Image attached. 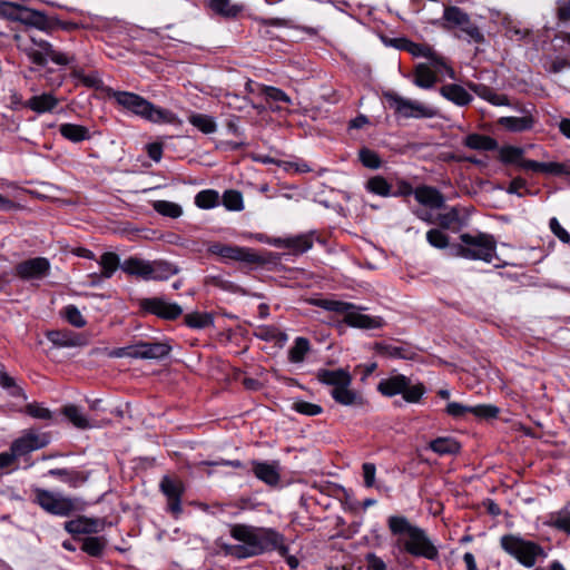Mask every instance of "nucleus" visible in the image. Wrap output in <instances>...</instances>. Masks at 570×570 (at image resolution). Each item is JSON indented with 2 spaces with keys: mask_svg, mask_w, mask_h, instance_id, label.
Here are the masks:
<instances>
[{
  "mask_svg": "<svg viewBox=\"0 0 570 570\" xmlns=\"http://www.w3.org/2000/svg\"><path fill=\"white\" fill-rule=\"evenodd\" d=\"M206 6L216 14L225 19H236L244 11L242 3H232L230 0H206Z\"/></svg>",
  "mask_w": 570,
  "mask_h": 570,
  "instance_id": "obj_26",
  "label": "nucleus"
},
{
  "mask_svg": "<svg viewBox=\"0 0 570 570\" xmlns=\"http://www.w3.org/2000/svg\"><path fill=\"white\" fill-rule=\"evenodd\" d=\"M524 149L517 146L505 145L499 149V160L504 165H515L525 170L523 165L529 159L523 158Z\"/></svg>",
  "mask_w": 570,
  "mask_h": 570,
  "instance_id": "obj_33",
  "label": "nucleus"
},
{
  "mask_svg": "<svg viewBox=\"0 0 570 570\" xmlns=\"http://www.w3.org/2000/svg\"><path fill=\"white\" fill-rule=\"evenodd\" d=\"M48 442L47 435L35 433H26L18 438L12 442L9 452L2 453V470L11 466L19 458L45 448Z\"/></svg>",
  "mask_w": 570,
  "mask_h": 570,
  "instance_id": "obj_12",
  "label": "nucleus"
},
{
  "mask_svg": "<svg viewBox=\"0 0 570 570\" xmlns=\"http://www.w3.org/2000/svg\"><path fill=\"white\" fill-rule=\"evenodd\" d=\"M307 302L326 311L344 314V322L352 327L374 330L385 325L383 317L370 316L357 311H352L354 306L347 302L335 298H309Z\"/></svg>",
  "mask_w": 570,
  "mask_h": 570,
  "instance_id": "obj_7",
  "label": "nucleus"
},
{
  "mask_svg": "<svg viewBox=\"0 0 570 570\" xmlns=\"http://www.w3.org/2000/svg\"><path fill=\"white\" fill-rule=\"evenodd\" d=\"M14 38L18 48L27 55L32 63L45 67L51 61L58 66H70L71 78L81 82L86 77L83 69L73 65L76 60L73 55L56 50L48 40L37 35H29L28 39L16 35Z\"/></svg>",
  "mask_w": 570,
  "mask_h": 570,
  "instance_id": "obj_1",
  "label": "nucleus"
},
{
  "mask_svg": "<svg viewBox=\"0 0 570 570\" xmlns=\"http://www.w3.org/2000/svg\"><path fill=\"white\" fill-rule=\"evenodd\" d=\"M121 271L142 281H150V261L137 256H130L121 264Z\"/></svg>",
  "mask_w": 570,
  "mask_h": 570,
  "instance_id": "obj_23",
  "label": "nucleus"
},
{
  "mask_svg": "<svg viewBox=\"0 0 570 570\" xmlns=\"http://www.w3.org/2000/svg\"><path fill=\"white\" fill-rule=\"evenodd\" d=\"M153 208L161 216L170 218H178L183 214V208L180 205L168 200H156L153 204Z\"/></svg>",
  "mask_w": 570,
  "mask_h": 570,
  "instance_id": "obj_55",
  "label": "nucleus"
},
{
  "mask_svg": "<svg viewBox=\"0 0 570 570\" xmlns=\"http://www.w3.org/2000/svg\"><path fill=\"white\" fill-rule=\"evenodd\" d=\"M222 203L228 210L240 212L244 209V200L240 191L227 189L222 196Z\"/></svg>",
  "mask_w": 570,
  "mask_h": 570,
  "instance_id": "obj_54",
  "label": "nucleus"
},
{
  "mask_svg": "<svg viewBox=\"0 0 570 570\" xmlns=\"http://www.w3.org/2000/svg\"><path fill=\"white\" fill-rule=\"evenodd\" d=\"M185 324L195 330H203L214 325V316L212 313L193 312L184 316Z\"/></svg>",
  "mask_w": 570,
  "mask_h": 570,
  "instance_id": "obj_43",
  "label": "nucleus"
},
{
  "mask_svg": "<svg viewBox=\"0 0 570 570\" xmlns=\"http://www.w3.org/2000/svg\"><path fill=\"white\" fill-rule=\"evenodd\" d=\"M106 521L99 518L79 517L65 523L67 532L76 534H91L105 529Z\"/></svg>",
  "mask_w": 570,
  "mask_h": 570,
  "instance_id": "obj_19",
  "label": "nucleus"
},
{
  "mask_svg": "<svg viewBox=\"0 0 570 570\" xmlns=\"http://www.w3.org/2000/svg\"><path fill=\"white\" fill-rule=\"evenodd\" d=\"M35 501L47 512L56 515H69L77 510V500L63 497L61 494L43 490L33 489Z\"/></svg>",
  "mask_w": 570,
  "mask_h": 570,
  "instance_id": "obj_13",
  "label": "nucleus"
},
{
  "mask_svg": "<svg viewBox=\"0 0 570 570\" xmlns=\"http://www.w3.org/2000/svg\"><path fill=\"white\" fill-rule=\"evenodd\" d=\"M62 315L70 325L77 328H81L87 324L80 311L75 305L66 306L63 308Z\"/></svg>",
  "mask_w": 570,
  "mask_h": 570,
  "instance_id": "obj_59",
  "label": "nucleus"
},
{
  "mask_svg": "<svg viewBox=\"0 0 570 570\" xmlns=\"http://www.w3.org/2000/svg\"><path fill=\"white\" fill-rule=\"evenodd\" d=\"M461 243H454L451 247L452 257H463L472 261L491 263L497 256V240L491 234L478 233L460 235Z\"/></svg>",
  "mask_w": 570,
  "mask_h": 570,
  "instance_id": "obj_6",
  "label": "nucleus"
},
{
  "mask_svg": "<svg viewBox=\"0 0 570 570\" xmlns=\"http://www.w3.org/2000/svg\"><path fill=\"white\" fill-rule=\"evenodd\" d=\"M253 472L257 479L268 485H277L281 480L278 462L266 463L253 461Z\"/></svg>",
  "mask_w": 570,
  "mask_h": 570,
  "instance_id": "obj_22",
  "label": "nucleus"
},
{
  "mask_svg": "<svg viewBox=\"0 0 570 570\" xmlns=\"http://www.w3.org/2000/svg\"><path fill=\"white\" fill-rule=\"evenodd\" d=\"M444 28H459L468 41L483 43L485 38L479 27L471 20L470 16L456 6H448L443 11Z\"/></svg>",
  "mask_w": 570,
  "mask_h": 570,
  "instance_id": "obj_11",
  "label": "nucleus"
},
{
  "mask_svg": "<svg viewBox=\"0 0 570 570\" xmlns=\"http://www.w3.org/2000/svg\"><path fill=\"white\" fill-rule=\"evenodd\" d=\"M195 204L202 209H210L219 204V194L214 189L200 190L195 196Z\"/></svg>",
  "mask_w": 570,
  "mask_h": 570,
  "instance_id": "obj_52",
  "label": "nucleus"
},
{
  "mask_svg": "<svg viewBox=\"0 0 570 570\" xmlns=\"http://www.w3.org/2000/svg\"><path fill=\"white\" fill-rule=\"evenodd\" d=\"M351 384H342L332 390V397L340 404L345 406L363 405V397L355 391L350 389Z\"/></svg>",
  "mask_w": 570,
  "mask_h": 570,
  "instance_id": "obj_32",
  "label": "nucleus"
},
{
  "mask_svg": "<svg viewBox=\"0 0 570 570\" xmlns=\"http://www.w3.org/2000/svg\"><path fill=\"white\" fill-rule=\"evenodd\" d=\"M316 377L321 383L332 385L334 387L352 383V376L345 368H337L333 371L321 368L317 371Z\"/></svg>",
  "mask_w": 570,
  "mask_h": 570,
  "instance_id": "obj_28",
  "label": "nucleus"
},
{
  "mask_svg": "<svg viewBox=\"0 0 570 570\" xmlns=\"http://www.w3.org/2000/svg\"><path fill=\"white\" fill-rule=\"evenodd\" d=\"M160 490L168 499L183 495L184 487L181 482L171 480L169 476H164L160 481Z\"/></svg>",
  "mask_w": 570,
  "mask_h": 570,
  "instance_id": "obj_58",
  "label": "nucleus"
},
{
  "mask_svg": "<svg viewBox=\"0 0 570 570\" xmlns=\"http://www.w3.org/2000/svg\"><path fill=\"white\" fill-rule=\"evenodd\" d=\"M377 390L387 397L401 394L407 403H419L425 393V386L422 383L411 384V380L403 374H397L382 380Z\"/></svg>",
  "mask_w": 570,
  "mask_h": 570,
  "instance_id": "obj_8",
  "label": "nucleus"
},
{
  "mask_svg": "<svg viewBox=\"0 0 570 570\" xmlns=\"http://www.w3.org/2000/svg\"><path fill=\"white\" fill-rule=\"evenodd\" d=\"M556 17L560 23L570 22V0L556 1Z\"/></svg>",
  "mask_w": 570,
  "mask_h": 570,
  "instance_id": "obj_64",
  "label": "nucleus"
},
{
  "mask_svg": "<svg viewBox=\"0 0 570 570\" xmlns=\"http://www.w3.org/2000/svg\"><path fill=\"white\" fill-rule=\"evenodd\" d=\"M50 263L46 257H33L14 266L16 274L23 281L41 279L49 274Z\"/></svg>",
  "mask_w": 570,
  "mask_h": 570,
  "instance_id": "obj_17",
  "label": "nucleus"
},
{
  "mask_svg": "<svg viewBox=\"0 0 570 570\" xmlns=\"http://www.w3.org/2000/svg\"><path fill=\"white\" fill-rule=\"evenodd\" d=\"M59 105V99L51 92H43L30 97L24 107L37 114L51 112Z\"/></svg>",
  "mask_w": 570,
  "mask_h": 570,
  "instance_id": "obj_27",
  "label": "nucleus"
},
{
  "mask_svg": "<svg viewBox=\"0 0 570 570\" xmlns=\"http://www.w3.org/2000/svg\"><path fill=\"white\" fill-rule=\"evenodd\" d=\"M209 252L223 259L243 262L262 268L267 264L262 256L246 247L214 243L209 246Z\"/></svg>",
  "mask_w": 570,
  "mask_h": 570,
  "instance_id": "obj_14",
  "label": "nucleus"
},
{
  "mask_svg": "<svg viewBox=\"0 0 570 570\" xmlns=\"http://www.w3.org/2000/svg\"><path fill=\"white\" fill-rule=\"evenodd\" d=\"M106 547L105 537H87L82 540L81 550L91 557H101Z\"/></svg>",
  "mask_w": 570,
  "mask_h": 570,
  "instance_id": "obj_47",
  "label": "nucleus"
},
{
  "mask_svg": "<svg viewBox=\"0 0 570 570\" xmlns=\"http://www.w3.org/2000/svg\"><path fill=\"white\" fill-rule=\"evenodd\" d=\"M177 272L178 268L166 261H150V281L164 282Z\"/></svg>",
  "mask_w": 570,
  "mask_h": 570,
  "instance_id": "obj_36",
  "label": "nucleus"
},
{
  "mask_svg": "<svg viewBox=\"0 0 570 570\" xmlns=\"http://www.w3.org/2000/svg\"><path fill=\"white\" fill-rule=\"evenodd\" d=\"M63 415L78 429H89L91 425L80 409L76 405H66L62 409Z\"/></svg>",
  "mask_w": 570,
  "mask_h": 570,
  "instance_id": "obj_50",
  "label": "nucleus"
},
{
  "mask_svg": "<svg viewBox=\"0 0 570 570\" xmlns=\"http://www.w3.org/2000/svg\"><path fill=\"white\" fill-rule=\"evenodd\" d=\"M171 351L169 344L164 342H145V360H158L167 356Z\"/></svg>",
  "mask_w": 570,
  "mask_h": 570,
  "instance_id": "obj_51",
  "label": "nucleus"
},
{
  "mask_svg": "<svg viewBox=\"0 0 570 570\" xmlns=\"http://www.w3.org/2000/svg\"><path fill=\"white\" fill-rule=\"evenodd\" d=\"M466 86L478 97L492 104L493 106H509L510 105L508 96L497 94L491 87H489L484 83L469 81L466 83Z\"/></svg>",
  "mask_w": 570,
  "mask_h": 570,
  "instance_id": "obj_24",
  "label": "nucleus"
},
{
  "mask_svg": "<svg viewBox=\"0 0 570 570\" xmlns=\"http://www.w3.org/2000/svg\"><path fill=\"white\" fill-rule=\"evenodd\" d=\"M439 91L443 98L459 107H465L473 100L472 95L458 83L443 85Z\"/></svg>",
  "mask_w": 570,
  "mask_h": 570,
  "instance_id": "obj_21",
  "label": "nucleus"
},
{
  "mask_svg": "<svg viewBox=\"0 0 570 570\" xmlns=\"http://www.w3.org/2000/svg\"><path fill=\"white\" fill-rule=\"evenodd\" d=\"M293 410L299 414L307 416H315L323 412V409L318 404H314L311 402H306L303 400H297L292 405Z\"/></svg>",
  "mask_w": 570,
  "mask_h": 570,
  "instance_id": "obj_60",
  "label": "nucleus"
},
{
  "mask_svg": "<svg viewBox=\"0 0 570 570\" xmlns=\"http://www.w3.org/2000/svg\"><path fill=\"white\" fill-rule=\"evenodd\" d=\"M230 535L240 543L226 547V552L237 559L259 556L278 543V534L275 531L247 524H234L230 528Z\"/></svg>",
  "mask_w": 570,
  "mask_h": 570,
  "instance_id": "obj_2",
  "label": "nucleus"
},
{
  "mask_svg": "<svg viewBox=\"0 0 570 570\" xmlns=\"http://www.w3.org/2000/svg\"><path fill=\"white\" fill-rule=\"evenodd\" d=\"M47 337L57 347H76L87 344L82 335L71 331H51Z\"/></svg>",
  "mask_w": 570,
  "mask_h": 570,
  "instance_id": "obj_25",
  "label": "nucleus"
},
{
  "mask_svg": "<svg viewBox=\"0 0 570 570\" xmlns=\"http://www.w3.org/2000/svg\"><path fill=\"white\" fill-rule=\"evenodd\" d=\"M438 78L435 72L425 63H419L414 70V85L423 88L430 89L434 86Z\"/></svg>",
  "mask_w": 570,
  "mask_h": 570,
  "instance_id": "obj_39",
  "label": "nucleus"
},
{
  "mask_svg": "<svg viewBox=\"0 0 570 570\" xmlns=\"http://www.w3.org/2000/svg\"><path fill=\"white\" fill-rule=\"evenodd\" d=\"M100 267V275L105 279H109L117 269H121L120 257L114 252H105L96 259Z\"/></svg>",
  "mask_w": 570,
  "mask_h": 570,
  "instance_id": "obj_34",
  "label": "nucleus"
},
{
  "mask_svg": "<svg viewBox=\"0 0 570 570\" xmlns=\"http://www.w3.org/2000/svg\"><path fill=\"white\" fill-rule=\"evenodd\" d=\"M59 134L67 140L78 144L91 138V134L86 126L65 122L59 126Z\"/></svg>",
  "mask_w": 570,
  "mask_h": 570,
  "instance_id": "obj_31",
  "label": "nucleus"
},
{
  "mask_svg": "<svg viewBox=\"0 0 570 570\" xmlns=\"http://www.w3.org/2000/svg\"><path fill=\"white\" fill-rule=\"evenodd\" d=\"M365 188L367 191L382 197H390L392 195L391 184L381 175L371 177L366 181Z\"/></svg>",
  "mask_w": 570,
  "mask_h": 570,
  "instance_id": "obj_44",
  "label": "nucleus"
},
{
  "mask_svg": "<svg viewBox=\"0 0 570 570\" xmlns=\"http://www.w3.org/2000/svg\"><path fill=\"white\" fill-rule=\"evenodd\" d=\"M358 159L364 167L371 168V169H377L382 165V160H381L379 154L372 149L366 148V147L360 149Z\"/></svg>",
  "mask_w": 570,
  "mask_h": 570,
  "instance_id": "obj_57",
  "label": "nucleus"
},
{
  "mask_svg": "<svg viewBox=\"0 0 570 570\" xmlns=\"http://www.w3.org/2000/svg\"><path fill=\"white\" fill-rule=\"evenodd\" d=\"M433 68L435 75H446L450 79H455L456 75L454 69L449 65L448 60L433 50L432 56L428 59Z\"/></svg>",
  "mask_w": 570,
  "mask_h": 570,
  "instance_id": "obj_48",
  "label": "nucleus"
},
{
  "mask_svg": "<svg viewBox=\"0 0 570 570\" xmlns=\"http://www.w3.org/2000/svg\"><path fill=\"white\" fill-rule=\"evenodd\" d=\"M547 524L570 534V511L564 508L550 513Z\"/></svg>",
  "mask_w": 570,
  "mask_h": 570,
  "instance_id": "obj_45",
  "label": "nucleus"
},
{
  "mask_svg": "<svg viewBox=\"0 0 570 570\" xmlns=\"http://www.w3.org/2000/svg\"><path fill=\"white\" fill-rule=\"evenodd\" d=\"M499 409L491 404H481L471 406L470 413L481 419H494L499 414Z\"/></svg>",
  "mask_w": 570,
  "mask_h": 570,
  "instance_id": "obj_62",
  "label": "nucleus"
},
{
  "mask_svg": "<svg viewBox=\"0 0 570 570\" xmlns=\"http://www.w3.org/2000/svg\"><path fill=\"white\" fill-rule=\"evenodd\" d=\"M109 357H131L145 360V342L115 350H105Z\"/></svg>",
  "mask_w": 570,
  "mask_h": 570,
  "instance_id": "obj_41",
  "label": "nucleus"
},
{
  "mask_svg": "<svg viewBox=\"0 0 570 570\" xmlns=\"http://www.w3.org/2000/svg\"><path fill=\"white\" fill-rule=\"evenodd\" d=\"M463 146L479 151H492L499 148V144L494 138L478 132L466 135L463 139Z\"/></svg>",
  "mask_w": 570,
  "mask_h": 570,
  "instance_id": "obj_29",
  "label": "nucleus"
},
{
  "mask_svg": "<svg viewBox=\"0 0 570 570\" xmlns=\"http://www.w3.org/2000/svg\"><path fill=\"white\" fill-rule=\"evenodd\" d=\"M500 543L507 553L528 568L533 567L538 558L546 557L543 549L539 544L513 534L503 535Z\"/></svg>",
  "mask_w": 570,
  "mask_h": 570,
  "instance_id": "obj_9",
  "label": "nucleus"
},
{
  "mask_svg": "<svg viewBox=\"0 0 570 570\" xmlns=\"http://www.w3.org/2000/svg\"><path fill=\"white\" fill-rule=\"evenodd\" d=\"M106 94L108 98L112 99L121 109L146 121L158 125L179 122L175 112L156 106L138 94L112 88H107Z\"/></svg>",
  "mask_w": 570,
  "mask_h": 570,
  "instance_id": "obj_4",
  "label": "nucleus"
},
{
  "mask_svg": "<svg viewBox=\"0 0 570 570\" xmlns=\"http://www.w3.org/2000/svg\"><path fill=\"white\" fill-rule=\"evenodd\" d=\"M315 239V232H309L305 234H299L296 236L285 237V238H274L269 242L271 245L281 248L287 249L291 253L298 255L307 252L312 248Z\"/></svg>",
  "mask_w": 570,
  "mask_h": 570,
  "instance_id": "obj_18",
  "label": "nucleus"
},
{
  "mask_svg": "<svg viewBox=\"0 0 570 570\" xmlns=\"http://www.w3.org/2000/svg\"><path fill=\"white\" fill-rule=\"evenodd\" d=\"M262 95L265 97L267 102H283L286 105H292L291 97L279 88L273 86H263Z\"/></svg>",
  "mask_w": 570,
  "mask_h": 570,
  "instance_id": "obj_56",
  "label": "nucleus"
},
{
  "mask_svg": "<svg viewBox=\"0 0 570 570\" xmlns=\"http://www.w3.org/2000/svg\"><path fill=\"white\" fill-rule=\"evenodd\" d=\"M6 400V407L12 412L21 411L27 401L22 386L8 373L2 372V401Z\"/></svg>",
  "mask_w": 570,
  "mask_h": 570,
  "instance_id": "obj_16",
  "label": "nucleus"
},
{
  "mask_svg": "<svg viewBox=\"0 0 570 570\" xmlns=\"http://www.w3.org/2000/svg\"><path fill=\"white\" fill-rule=\"evenodd\" d=\"M523 165L525 166V170H532L534 173H542L553 176H563L570 174L568 165L557 161L540 163L537 160H528Z\"/></svg>",
  "mask_w": 570,
  "mask_h": 570,
  "instance_id": "obj_30",
  "label": "nucleus"
},
{
  "mask_svg": "<svg viewBox=\"0 0 570 570\" xmlns=\"http://www.w3.org/2000/svg\"><path fill=\"white\" fill-rule=\"evenodd\" d=\"M2 18L19 21L40 31H53L57 29L70 31L77 29L72 21H61L56 16H47L42 11L33 10L24 6L2 0Z\"/></svg>",
  "mask_w": 570,
  "mask_h": 570,
  "instance_id": "obj_5",
  "label": "nucleus"
},
{
  "mask_svg": "<svg viewBox=\"0 0 570 570\" xmlns=\"http://www.w3.org/2000/svg\"><path fill=\"white\" fill-rule=\"evenodd\" d=\"M429 448L439 455L456 454L460 452V443L452 438H438L430 442Z\"/></svg>",
  "mask_w": 570,
  "mask_h": 570,
  "instance_id": "obj_40",
  "label": "nucleus"
},
{
  "mask_svg": "<svg viewBox=\"0 0 570 570\" xmlns=\"http://www.w3.org/2000/svg\"><path fill=\"white\" fill-rule=\"evenodd\" d=\"M499 125L512 132H522L533 127V118L531 116L523 117H501Z\"/></svg>",
  "mask_w": 570,
  "mask_h": 570,
  "instance_id": "obj_37",
  "label": "nucleus"
},
{
  "mask_svg": "<svg viewBox=\"0 0 570 570\" xmlns=\"http://www.w3.org/2000/svg\"><path fill=\"white\" fill-rule=\"evenodd\" d=\"M383 97L390 109L394 111L396 118H433L436 116V111L416 100L404 98L395 91H385Z\"/></svg>",
  "mask_w": 570,
  "mask_h": 570,
  "instance_id": "obj_10",
  "label": "nucleus"
},
{
  "mask_svg": "<svg viewBox=\"0 0 570 570\" xmlns=\"http://www.w3.org/2000/svg\"><path fill=\"white\" fill-rule=\"evenodd\" d=\"M266 24L273 27H289L296 28L306 32L308 36L314 37L317 36L320 28L318 27H306V26H293L289 20L281 19V18H272L265 21Z\"/></svg>",
  "mask_w": 570,
  "mask_h": 570,
  "instance_id": "obj_61",
  "label": "nucleus"
},
{
  "mask_svg": "<svg viewBox=\"0 0 570 570\" xmlns=\"http://www.w3.org/2000/svg\"><path fill=\"white\" fill-rule=\"evenodd\" d=\"M309 351V342L305 337H297L288 351V360L293 363H302Z\"/></svg>",
  "mask_w": 570,
  "mask_h": 570,
  "instance_id": "obj_53",
  "label": "nucleus"
},
{
  "mask_svg": "<svg viewBox=\"0 0 570 570\" xmlns=\"http://www.w3.org/2000/svg\"><path fill=\"white\" fill-rule=\"evenodd\" d=\"M407 43V52H410L413 57H422L429 59L432 56L433 48L425 43H416V42H406Z\"/></svg>",
  "mask_w": 570,
  "mask_h": 570,
  "instance_id": "obj_63",
  "label": "nucleus"
},
{
  "mask_svg": "<svg viewBox=\"0 0 570 570\" xmlns=\"http://www.w3.org/2000/svg\"><path fill=\"white\" fill-rule=\"evenodd\" d=\"M188 121L203 134H213L217 130V125L212 116L205 114H191Z\"/></svg>",
  "mask_w": 570,
  "mask_h": 570,
  "instance_id": "obj_46",
  "label": "nucleus"
},
{
  "mask_svg": "<svg viewBox=\"0 0 570 570\" xmlns=\"http://www.w3.org/2000/svg\"><path fill=\"white\" fill-rule=\"evenodd\" d=\"M142 312L153 314L165 321H175L183 315V307L177 303L169 302L165 297H148L138 301Z\"/></svg>",
  "mask_w": 570,
  "mask_h": 570,
  "instance_id": "obj_15",
  "label": "nucleus"
},
{
  "mask_svg": "<svg viewBox=\"0 0 570 570\" xmlns=\"http://www.w3.org/2000/svg\"><path fill=\"white\" fill-rule=\"evenodd\" d=\"M374 351L382 356L393 357V358H403V360H414L415 352L409 347L404 346H394L384 343H375Z\"/></svg>",
  "mask_w": 570,
  "mask_h": 570,
  "instance_id": "obj_35",
  "label": "nucleus"
},
{
  "mask_svg": "<svg viewBox=\"0 0 570 570\" xmlns=\"http://www.w3.org/2000/svg\"><path fill=\"white\" fill-rule=\"evenodd\" d=\"M48 473L49 475L59 478L72 488H77L88 480L87 473L68 469H52Z\"/></svg>",
  "mask_w": 570,
  "mask_h": 570,
  "instance_id": "obj_38",
  "label": "nucleus"
},
{
  "mask_svg": "<svg viewBox=\"0 0 570 570\" xmlns=\"http://www.w3.org/2000/svg\"><path fill=\"white\" fill-rule=\"evenodd\" d=\"M436 220L443 229L461 227L464 225V222L460 216V209L455 206L451 207L448 213L439 214Z\"/></svg>",
  "mask_w": 570,
  "mask_h": 570,
  "instance_id": "obj_49",
  "label": "nucleus"
},
{
  "mask_svg": "<svg viewBox=\"0 0 570 570\" xmlns=\"http://www.w3.org/2000/svg\"><path fill=\"white\" fill-rule=\"evenodd\" d=\"M414 198L417 203L431 209H441L445 206L444 195L433 186H417L414 191Z\"/></svg>",
  "mask_w": 570,
  "mask_h": 570,
  "instance_id": "obj_20",
  "label": "nucleus"
},
{
  "mask_svg": "<svg viewBox=\"0 0 570 570\" xmlns=\"http://www.w3.org/2000/svg\"><path fill=\"white\" fill-rule=\"evenodd\" d=\"M426 242L434 248L446 250V255L451 256L450 237L446 233L439 228H432L426 232Z\"/></svg>",
  "mask_w": 570,
  "mask_h": 570,
  "instance_id": "obj_42",
  "label": "nucleus"
},
{
  "mask_svg": "<svg viewBox=\"0 0 570 570\" xmlns=\"http://www.w3.org/2000/svg\"><path fill=\"white\" fill-rule=\"evenodd\" d=\"M389 529L397 535L396 544L413 557L435 560L439 551L425 531L412 524L405 517L392 515L387 520Z\"/></svg>",
  "mask_w": 570,
  "mask_h": 570,
  "instance_id": "obj_3",
  "label": "nucleus"
}]
</instances>
